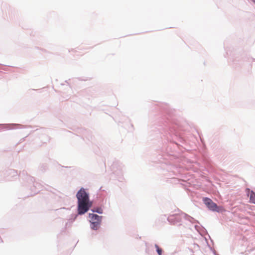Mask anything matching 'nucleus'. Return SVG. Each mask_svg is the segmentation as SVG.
Here are the masks:
<instances>
[{
  "instance_id": "obj_5",
  "label": "nucleus",
  "mask_w": 255,
  "mask_h": 255,
  "mask_svg": "<svg viewBox=\"0 0 255 255\" xmlns=\"http://www.w3.org/2000/svg\"><path fill=\"white\" fill-rule=\"evenodd\" d=\"M155 247L156 249V251L159 255H161L162 254V249H160L158 245H155Z\"/></svg>"
},
{
  "instance_id": "obj_6",
  "label": "nucleus",
  "mask_w": 255,
  "mask_h": 255,
  "mask_svg": "<svg viewBox=\"0 0 255 255\" xmlns=\"http://www.w3.org/2000/svg\"><path fill=\"white\" fill-rule=\"evenodd\" d=\"M94 212H96L98 213L102 214V210L101 209H97L96 210L94 211Z\"/></svg>"
},
{
  "instance_id": "obj_1",
  "label": "nucleus",
  "mask_w": 255,
  "mask_h": 255,
  "mask_svg": "<svg viewBox=\"0 0 255 255\" xmlns=\"http://www.w3.org/2000/svg\"><path fill=\"white\" fill-rule=\"evenodd\" d=\"M76 197L78 199V214L83 215L92 207V203L89 200V194L83 188L80 189L77 192Z\"/></svg>"
},
{
  "instance_id": "obj_2",
  "label": "nucleus",
  "mask_w": 255,
  "mask_h": 255,
  "mask_svg": "<svg viewBox=\"0 0 255 255\" xmlns=\"http://www.w3.org/2000/svg\"><path fill=\"white\" fill-rule=\"evenodd\" d=\"M90 222L91 223V229L97 230L99 228L101 222L102 216H100L97 214H89Z\"/></svg>"
},
{
  "instance_id": "obj_3",
  "label": "nucleus",
  "mask_w": 255,
  "mask_h": 255,
  "mask_svg": "<svg viewBox=\"0 0 255 255\" xmlns=\"http://www.w3.org/2000/svg\"><path fill=\"white\" fill-rule=\"evenodd\" d=\"M203 201L204 203L210 210L217 212L219 211V207L211 199L206 197L203 198Z\"/></svg>"
},
{
  "instance_id": "obj_4",
  "label": "nucleus",
  "mask_w": 255,
  "mask_h": 255,
  "mask_svg": "<svg viewBox=\"0 0 255 255\" xmlns=\"http://www.w3.org/2000/svg\"><path fill=\"white\" fill-rule=\"evenodd\" d=\"M248 196L250 197V202L255 204V193L253 191H250L249 189H246Z\"/></svg>"
}]
</instances>
